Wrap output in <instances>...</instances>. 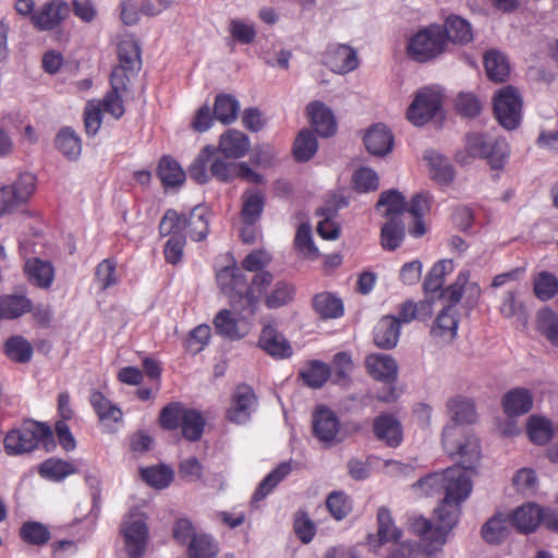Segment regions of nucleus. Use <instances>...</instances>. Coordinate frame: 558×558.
I'll return each mask as SVG.
<instances>
[{
  "label": "nucleus",
  "mask_w": 558,
  "mask_h": 558,
  "mask_svg": "<svg viewBox=\"0 0 558 558\" xmlns=\"http://www.w3.org/2000/svg\"><path fill=\"white\" fill-rule=\"evenodd\" d=\"M3 444L5 452L10 456L31 452L40 444L47 451L56 448L50 425L35 421L26 422L21 428L9 432Z\"/></svg>",
  "instance_id": "nucleus-6"
},
{
  "label": "nucleus",
  "mask_w": 558,
  "mask_h": 558,
  "mask_svg": "<svg viewBox=\"0 0 558 558\" xmlns=\"http://www.w3.org/2000/svg\"><path fill=\"white\" fill-rule=\"evenodd\" d=\"M318 149L317 138L310 130H302L298 134L293 145V156L299 162H306Z\"/></svg>",
  "instance_id": "nucleus-44"
},
{
  "label": "nucleus",
  "mask_w": 558,
  "mask_h": 558,
  "mask_svg": "<svg viewBox=\"0 0 558 558\" xmlns=\"http://www.w3.org/2000/svg\"><path fill=\"white\" fill-rule=\"evenodd\" d=\"M141 476L149 486L163 489L172 482L173 471L166 465L149 466L141 470Z\"/></svg>",
  "instance_id": "nucleus-58"
},
{
  "label": "nucleus",
  "mask_w": 558,
  "mask_h": 558,
  "mask_svg": "<svg viewBox=\"0 0 558 558\" xmlns=\"http://www.w3.org/2000/svg\"><path fill=\"white\" fill-rule=\"evenodd\" d=\"M295 289L287 281H277L274 288L265 296V305L268 308H278L293 301Z\"/></svg>",
  "instance_id": "nucleus-56"
},
{
  "label": "nucleus",
  "mask_w": 558,
  "mask_h": 558,
  "mask_svg": "<svg viewBox=\"0 0 558 558\" xmlns=\"http://www.w3.org/2000/svg\"><path fill=\"white\" fill-rule=\"evenodd\" d=\"M294 245L298 252L304 257L308 259H316L318 257V248L316 247L313 236L311 226L307 223H302L295 234Z\"/></svg>",
  "instance_id": "nucleus-62"
},
{
  "label": "nucleus",
  "mask_w": 558,
  "mask_h": 558,
  "mask_svg": "<svg viewBox=\"0 0 558 558\" xmlns=\"http://www.w3.org/2000/svg\"><path fill=\"white\" fill-rule=\"evenodd\" d=\"M31 301L23 295L0 296V319H14L31 311Z\"/></svg>",
  "instance_id": "nucleus-47"
},
{
  "label": "nucleus",
  "mask_w": 558,
  "mask_h": 558,
  "mask_svg": "<svg viewBox=\"0 0 558 558\" xmlns=\"http://www.w3.org/2000/svg\"><path fill=\"white\" fill-rule=\"evenodd\" d=\"M269 262V254L264 251H253L243 259V269L238 266H228L217 274L219 289L242 318L256 313L259 296L274 280L269 271H260Z\"/></svg>",
  "instance_id": "nucleus-1"
},
{
  "label": "nucleus",
  "mask_w": 558,
  "mask_h": 558,
  "mask_svg": "<svg viewBox=\"0 0 558 558\" xmlns=\"http://www.w3.org/2000/svg\"><path fill=\"white\" fill-rule=\"evenodd\" d=\"M365 365L368 373L377 380L390 384L397 379L398 364L390 355L369 354L365 359Z\"/></svg>",
  "instance_id": "nucleus-23"
},
{
  "label": "nucleus",
  "mask_w": 558,
  "mask_h": 558,
  "mask_svg": "<svg viewBox=\"0 0 558 558\" xmlns=\"http://www.w3.org/2000/svg\"><path fill=\"white\" fill-rule=\"evenodd\" d=\"M522 99L518 90L508 85L494 97V113L498 122L507 130H514L521 121Z\"/></svg>",
  "instance_id": "nucleus-9"
},
{
  "label": "nucleus",
  "mask_w": 558,
  "mask_h": 558,
  "mask_svg": "<svg viewBox=\"0 0 558 558\" xmlns=\"http://www.w3.org/2000/svg\"><path fill=\"white\" fill-rule=\"evenodd\" d=\"M442 95L438 87L420 89L410 105L407 117L411 123L422 126L441 109Z\"/></svg>",
  "instance_id": "nucleus-10"
},
{
  "label": "nucleus",
  "mask_w": 558,
  "mask_h": 558,
  "mask_svg": "<svg viewBox=\"0 0 558 558\" xmlns=\"http://www.w3.org/2000/svg\"><path fill=\"white\" fill-rule=\"evenodd\" d=\"M218 550V544L213 536L198 533L189 543L187 556L189 558H215Z\"/></svg>",
  "instance_id": "nucleus-40"
},
{
  "label": "nucleus",
  "mask_w": 558,
  "mask_h": 558,
  "mask_svg": "<svg viewBox=\"0 0 558 558\" xmlns=\"http://www.w3.org/2000/svg\"><path fill=\"white\" fill-rule=\"evenodd\" d=\"M323 62L338 74L349 73L359 65L356 51L344 44H329L323 54Z\"/></svg>",
  "instance_id": "nucleus-14"
},
{
  "label": "nucleus",
  "mask_w": 558,
  "mask_h": 558,
  "mask_svg": "<svg viewBox=\"0 0 558 558\" xmlns=\"http://www.w3.org/2000/svg\"><path fill=\"white\" fill-rule=\"evenodd\" d=\"M216 333L229 340H238L245 336L239 327V320L232 315L230 310L219 311L213 320Z\"/></svg>",
  "instance_id": "nucleus-37"
},
{
  "label": "nucleus",
  "mask_w": 558,
  "mask_h": 558,
  "mask_svg": "<svg viewBox=\"0 0 558 558\" xmlns=\"http://www.w3.org/2000/svg\"><path fill=\"white\" fill-rule=\"evenodd\" d=\"M484 66L487 77L496 83L505 82L510 74V64L505 53L490 49L484 54Z\"/></svg>",
  "instance_id": "nucleus-30"
},
{
  "label": "nucleus",
  "mask_w": 558,
  "mask_h": 558,
  "mask_svg": "<svg viewBox=\"0 0 558 558\" xmlns=\"http://www.w3.org/2000/svg\"><path fill=\"white\" fill-rule=\"evenodd\" d=\"M8 357L16 363L26 364L33 357V345L22 336H12L4 343Z\"/></svg>",
  "instance_id": "nucleus-42"
},
{
  "label": "nucleus",
  "mask_w": 558,
  "mask_h": 558,
  "mask_svg": "<svg viewBox=\"0 0 558 558\" xmlns=\"http://www.w3.org/2000/svg\"><path fill=\"white\" fill-rule=\"evenodd\" d=\"M527 434L534 444H547L553 436L550 421L542 416L532 415L527 422Z\"/></svg>",
  "instance_id": "nucleus-60"
},
{
  "label": "nucleus",
  "mask_w": 558,
  "mask_h": 558,
  "mask_svg": "<svg viewBox=\"0 0 558 558\" xmlns=\"http://www.w3.org/2000/svg\"><path fill=\"white\" fill-rule=\"evenodd\" d=\"M236 167L238 162L226 160V157L217 153V149L214 147L209 165L210 177L219 182H231L235 179Z\"/></svg>",
  "instance_id": "nucleus-41"
},
{
  "label": "nucleus",
  "mask_w": 558,
  "mask_h": 558,
  "mask_svg": "<svg viewBox=\"0 0 558 558\" xmlns=\"http://www.w3.org/2000/svg\"><path fill=\"white\" fill-rule=\"evenodd\" d=\"M313 435L326 445L337 441L340 421L336 413L325 405H318L312 414Z\"/></svg>",
  "instance_id": "nucleus-13"
},
{
  "label": "nucleus",
  "mask_w": 558,
  "mask_h": 558,
  "mask_svg": "<svg viewBox=\"0 0 558 558\" xmlns=\"http://www.w3.org/2000/svg\"><path fill=\"white\" fill-rule=\"evenodd\" d=\"M469 271H460L456 281L441 293L446 305L436 316L430 328V336L442 344L451 343L458 333L459 315L456 305L461 301L463 288L468 282Z\"/></svg>",
  "instance_id": "nucleus-4"
},
{
  "label": "nucleus",
  "mask_w": 558,
  "mask_h": 558,
  "mask_svg": "<svg viewBox=\"0 0 558 558\" xmlns=\"http://www.w3.org/2000/svg\"><path fill=\"white\" fill-rule=\"evenodd\" d=\"M330 376L329 367L320 361H311L299 372V377L310 388H320Z\"/></svg>",
  "instance_id": "nucleus-38"
},
{
  "label": "nucleus",
  "mask_w": 558,
  "mask_h": 558,
  "mask_svg": "<svg viewBox=\"0 0 558 558\" xmlns=\"http://www.w3.org/2000/svg\"><path fill=\"white\" fill-rule=\"evenodd\" d=\"M58 416L59 418L54 424L56 434L63 448L68 449L70 446V430L66 422L70 418V399L66 392L59 395Z\"/></svg>",
  "instance_id": "nucleus-49"
},
{
  "label": "nucleus",
  "mask_w": 558,
  "mask_h": 558,
  "mask_svg": "<svg viewBox=\"0 0 558 558\" xmlns=\"http://www.w3.org/2000/svg\"><path fill=\"white\" fill-rule=\"evenodd\" d=\"M492 136L483 133L471 132L465 135V150L457 153L456 160L461 165L470 163L471 159L481 158L488 149Z\"/></svg>",
  "instance_id": "nucleus-28"
},
{
  "label": "nucleus",
  "mask_w": 558,
  "mask_h": 558,
  "mask_svg": "<svg viewBox=\"0 0 558 558\" xmlns=\"http://www.w3.org/2000/svg\"><path fill=\"white\" fill-rule=\"evenodd\" d=\"M36 178L33 173L25 172L19 175L12 185L0 187L5 193L4 199L9 202V207L14 210L17 206L28 201L35 191Z\"/></svg>",
  "instance_id": "nucleus-19"
},
{
  "label": "nucleus",
  "mask_w": 558,
  "mask_h": 558,
  "mask_svg": "<svg viewBox=\"0 0 558 558\" xmlns=\"http://www.w3.org/2000/svg\"><path fill=\"white\" fill-rule=\"evenodd\" d=\"M90 403L104 425L109 426L111 423H118L122 420L120 408L108 400L101 392L94 391L90 395Z\"/></svg>",
  "instance_id": "nucleus-36"
},
{
  "label": "nucleus",
  "mask_w": 558,
  "mask_h": 558,
  "mask_svg": "<svg viewBox=\"0 0 558 558\" xmlns=\"http://www.w3.org/2000/svg\"><path fill=\"white\" fill-rule=\"evenodd\" d=\"M213 151L214 146H205L189 167L190 178L198 184H205L209 181L210 174L208 170Z\"/></svg>",
  "instance_id": "nucleus-54"
},
{
  "label": "nucleus",
  "mask_w": 558,
  "mask_h": 558,
  "mask_svg": "<svg viewBox=\"0 0 558 558\" xmlns=\"http://www.w3.org/2000/svg\"><path fill=\"white\" fill-rule=\"evenodd\" d=\"M119 66L130 70V73L141 69V50L133 39L122 40L118 46Z\"/></svg>",
  "instance_id": "nucleus-45"
},
{
  "label": "nucleus",
  "mask_w": 558,
  "mask_h": 558,
  "mask_svg": "<svg viewBox=\"0 0 558 558\" xmlns=\"http://www.w3.org/2000/svg\"><path fill=\"white\" fill-rule=\"evenodd\" d=\"M239 109V101L231 95L221 94L215 99L214 116L223 124H230L235 121Z\"/></svg>",
  "instance_id": "nucleus-53"
},
{
  "label": "nucleus",
  "mask_w": 558,
  "mask_h": 558,
  "mask_svg": "<svg viewBox=\"0 0 558 558\" xmlns=\"http://www.w3.org/2000/svg\"><path fill=\"white\" fill-rule=\"evenodd\" d=\"M374 343L381 349H392L400 337V324L392 316L383 317L374 327Z\"/></svg>",
  "instance_id": "nucleus-24"
},
{
  "label": "nucleus",
  "mask_w": 558,
  "mask_h": 558,
  "mask_svg": "<svg viewBox=\"0 0 558 558\" xmlns=\"http://www.w3.org/2000/svg\"><path fill=\"white\" fill-rule=\"evenodd\" d=\"M442 32L446 40L456 44H468L473 38L471 24L459 15H450L447 17Z\"/></svg>",
  "instance_id": "nucleus-33"
},
{
  "label": "nucleus",
  "mask_w": 558,
  "mask_h": 558,
  "mask_svg": "<svg viewBox=\"0 0 558 558\" xmlns=\"http://www.w3.org/2000/svg\"><path fill=\"white\" fill-rule=\"evenodd\" d=\"M509 519L514 529L522 534L534 532L544 519V509L534 502L518 507Z\"/></svg>",
  "instance_id": "nucleus-17"
},
{
  "label": "nucleus",
  "mask_w": 558,
  "mask_h": 558,
  "mask_svg": "<svg viewBox=\"0 0 558 558\" xmlns=\"http://www.w3.org/2000/svg\"><path fill=\"white\" fill-rule=\"evenodd\" d=\"M187 222V215L167 209L159 223V233L161 236L186 235Z\"/></svg>",
  "instance_id": "nucleus-48"
},
{
  "label": "nucleus",
  "mask_w": 558,
  "mask_h": 558,
  "mask_svg": "<svg viewBox=\"0 0 558 558\" xmlns=\"http://www.w3.org/2000/svg\"><path fill=\"white\" fill-rule=\"evenodd\" d=\"M434 514L435 524L420 514H413L409 519L411 531L417 535L423 543H426L429 550H436L446 543L447 535L458 523L460 509L453 506V508L440 511V507L438 506Z\"/></svg>",
  "instance_id": "nucleus-5"
},
{
  "label": "nucleus",
  "mask_w": 558,
  "mask_h": 558,
  "mask_svg": "<svg viewBox=\"0 0 558 558\" xmlns=\"http://www.w3.org/2000/svg\"><path fill=\"white\" fill-rule=\"evenodd\" d=\"M257 398L254 390L247 385H239L233 392L232 402L228 410V418L236 424L248 422L256 410Z\"/></svg>",
  "instance_id": "nucleus-15"
},
{
  "label": "nucleus",
  "mask_w": 558,
  "mask_h": 558,
  "mask_svg": "<svg viewBox=\"0 0 558 558\" xmlns=\"http://www.w3.org/2000/svg\"><path fill=\"white\" fill-rule=\"evenodd\" d=\"M376 207L377 209L385 208L383 216L387 217L388 220L392 219V217L399 219V216L407 210V203L399 191L388 190L380 194Z\"/></svg>",
  "instance_id": "nucleus-39"
},
{
  "label": "nucleus",
  "mask_w": 558,
  "mask_h": 558,
  "mask_svg": "<svg viewBox=\"0 0 558 558\" xmlns=\"http://www.w3.org/2000/svg\"><path fill=\"white\" fill-rule=\"evenodd\" d=\"M187 221L186 230H189L190 238L196 242L205 240L209 231L206 208L195 206L187 214Z\"/></svg>",
  "instance_id": "nucleus-51"
},
{
  "label": "nucleus",
  "mask_w": 558,
  "mask_h": 558,
  "mask_svg": "<svg viewBox=\"0 0 558 558\" xmlns=\"http://www.w3.org/2000/svg\"><path fill=\"white\" fill-rule=\"evenodd\" d=\"M291 471V462H281L258 484L252 497V502L257 504L258 501L265 499L272 492V489L290 474Z\"/></svg>",
  "instance_id": "nucleus-32"
},
{
  "label": "nucleus",
  "mask_w": 558,
  "mask_h": 558,
  "mask_svg": "<svg viewBox=\"0 0 558 558\" xmlns=\"http://www.w3.org/2000/svg\"><path fill=\"white\" fill-rule=\"evenodd\" d=\"M367 151L374 156H386L392 150L393 135L383 123L371 125L364 135Z\"/></svg>",
  "instance_id": "nucleus-18"
},
{
  "label": "nucleus",
  "mask_w": 558,
  "mask_h": 558,
  "mask_svg": "<svg viewBox=\"0 0 558 558\" xmlns=\"http://www.w3.org/2000/svg\"><path fill=\"white\" fill-rule=\"evenodd\" d=\"M315 132L323 136H332L337 131V122L332 111L320 101H312L306 108Z\"/></svg>",
  "instance_id": "nucleus-21"
},
{
  "label": "nucleus",
  "mask_w": 558,
  "mask_h": 558,
  "mask_svg": "<svg viewBox=\"0 0 558 558\" xmlns=\"http://www.w3.org/2000/svg\"><path fill=\"white\" fill-rule=\"evenodd\" d=\"M258 344L275 359H287L292 355V348L289 341L271 325H267L262 329Z\"/></svg>",
  "instance_id": "nucleus-20"
},
{
  "label": "nucleus",
  "mask_w": 558,
  "mask_h": 558,
  "mask_svg": "<svg viewBox=\"0 0 558 558\" xmlns=\"http://www.w3.org/2000/svg\"><path fill=\"white\" fill-rule=\"evenodd\" d=\"M447 46L442 27L429 25L414 34L408 43L407 51L411 59L417 62H427L440 56Z\"/></svg>",
  "instance_id": "nucleus-7"
},
{
  "label": "nucleus",
  "mask_w": 558,
  "mask_h": 558,
  "mask_svg": "<svg viewBox=\"0 0 558 558\" xmlns=\"http://www.w3.org/2000/svg\"><path fill=\"white\" fill-rule=\"evenodd\" d=\"M251 147L250 137L243 132L229 129L220 135L217 153L229 159L244 157Z\"/></svg>",
  "instance_id": "nucleus-16"
},
{
  "label": "nucleus",
  "mask_w": 558,
  "mask_h": 558,
  "mask_svg": "<svg viewBox=\"0 0 558 558\" xmlns=\"http://www.w3.org/2000/svg\"><path fill=\"white\" fill-rule=\"evenodd\" d=\"M105 113L110 114L114 120H119L124 114L122 94L108 92L102 101L98 104L89 102L86 106L84 123L89 135L97 134Z\"/></svg>",
  "instance_id": "nucleus-8"
},
{
  "label": "nucleus",
  "mask_w": 558,
  "mask_h": 558,
  "mask_svg": "<svg viewBox=\"0 0 558 558\" xmlns=\"http://www.w3.org/2000/svg\"><path fill=\"white\" fill-rule=\"evenodd\" d=\"M482 159H486L493 170H502L508 162L510 147L506 140L493 137Z\"/></svg>",
  "instance_id": "nucleus-50"
},
{
  "label": "nucleus",
  "mask_w": 558,
  "mask_h": 558,
  "mask_svg": "<svg viewBox=\"0 0 558 558\" xmlns=\"http://www.w3.org/2000/svg\"><path fill=\"white\" fill-rule=\"evenodd\" d=\"M312 307L322 319H337L343 316L342 300L331 292H320L313 296Z\"/></svg>",
  "instance_id": "nucleus-25"
},
{
  "label": "nucleus",
  "mask_w": 558,
  "mask_h": 558,
  "mask_svg": "<svg viewBox=\"0 0 558 558\" xmlns=\"http://www.w3.org/2000/svg\"><path fill=\"white\" fill-rule=\"evenodd\" d=\"M43 478L60 482L70 474V464L58 458H50L44 461L38 469Z\"/></svg>",
  "instance_id": "nucleus-64"
},
{
  "label": "nucleus",
  "mask_w": 558,
  "mask_h": 558,
  "mask_svg": "<svg viewBox=\"0 0 558 558\" xmlns=\"http://www.w3.org/2000/svg\"><path fill=\"white\" fill-rule=\"evenodd\" d=\"M533 291L541 301H549L558 294V278L549 271L538 272L533 281Z\"/></svg>",
  "instance_id": "nucleus-55"
},
{
  "label": "nucleus",
  "mask_w": 558,
  "mask_h": 558,
  "mask_svg": "<svg viewBox=\"0 0 558 558\" xmlns=\"http://www.w3.org/2000/svg\"><path fill=\"white\" fill-rule=\"evenodd\" d=\"M264 209V196L259 192H245L243 195L242 217L243 220L252 226L260 217Z\"/></svg>",
  "instance_id": "nucleus-59"
},
{
  "label": "nucleus",
  "mask_w": 558,
  "mask_h": 558,
  "mask_svg": "<svg viewBox=\"0 0 558 558\" xmlns=\"http://www.w3.org/2000/svg\"><path fill=\"white\" fill-rule=\"evenodd\" d=\"M70 15V7L63 0H50L39 7L33 15V26L41 32L59 27Z\"/></svg>",
  "instance_id": "nucleus-12"
},
{
  "label": "nucleus",
  "mask_w": 558,
  "mask_h": 558,
  "mask_svg": "<svg viewBox=\"0 0 558 558\" xmlns=\"http://www.w3.org/2000/svg\"><path fill=\"white\" fill-rule=\"evenodd\" d=\"M537 329L554 345L558 347V315L549 307L537 312Z\"/></svg>",
  "instance_id": "nucleus-52"
},
{
  "label": "nucleus",
  "mask_w": 558,
  "mask_h": 558,
  "mask_svg": "<svg viewBox=\"0 0 558 558\" xmlns=\"http://www.w3.org/2000/svg\"><path fill=\"white\" fill-rule=\"evenodd\" d=\"M20 536L28 544L41 546L51 538V532L40 522L28 521L22 525Z\"/></svg>",
  "instance_id": "nucleus-63"
},
{
  "label": "nucleus",
  "mask_w": 558,
  "mask_h": 558,
  "mask_svg": "<svg viewBox=\"0 0 558 558\" xmlns=\"http://www.w3.org/2000/svg\"><path fill=\"white\" fill-rule=\"evenodd\" d=\"M499 312L505 318H515L518 323L525 326L529 315L522 302L518 301L514 291H507L501 298Z\"/></svg>",
  "instance_id": "nucleus-43"
},
{
  "label": "nucleus",
  "mask_w": 558,
  "mask_h": 558,
  "mask_svg": "<svg viewBox=\"0 0 558 558\" xmlns=\"http://www.w3.org/2000/svg\"><path fill=\"white\" fill-rule=\"evenodd\" d=\"M472 469L464 468L462 458L459 464L448 468L442 473H433L420 478L414 486L425 488L426 494H433L437 490H444L445 496L440 502V511L461 504L470 496L472 483L466 471Z\"/></svg>",
  "instance_id": "nucleus-3"
},
{
  "label": "nucleus",
  "mask_w": 558,
  "mask_h": 558,
  "mask_svg": "<svg viewBox=\"0 0 558 558\" xmlns=\"http://www.w3.org/2000/svg\"><path fill=\"white\" fill-rule=\"evenodd\" d=\"M511 525L509 515L495 514L482 526V537L489 544H499L509 536Z\"/></svg>",
  "instance_id": "nucleus-31"
},
{
  "label": "nucleus",
  "mask_w": 558,
  "mask_h": 558,
  "mask_svg": "<svg viewBox=\"0 0 558 558\" xmlns=\"http://www.w3.org/2000/svg\"><path fill=\"white\" fill-rule=\"evenodd\" d=\"M533 407V397L525 388H513L502 398V408L509 416H520L527 413Z\"/></svg>",
  "instance_id": "nucleus-27"
},
{
  "label": "nucleus",
  "mask_w": 558,
  "mask_h": 558,
  "mask_svg": "<svg viewBox=\"0 0 558 558\" xmlns=\"http://www.w3.org/2000/svg\"><path fill=\"white\" fill-rule=\"evenodd\" d=\"M205 420L201 412L187 409L181 423L182 434L190 441L198 440L204 432Z\"/></svg>",
  "instance_id": "nucleus-57"
},
{
  "label": "nucleus",
  "mask_w": 558,
  "mask_h": 558,
  "mask_svg": "<svg viewBox=\"0 0 558 558\" xmlns=\"http://www.w3.org/2000/svg\"><path fill=\"white\" fill-rule=\"evenodd\" d=\"M125 550L130 558H141L148 544V527L142 515H132L123 522Z\"/></svg>",
  "instance_id": "nucleus-11"
},
{
  "label": "nucleus",
  "mask_w": 558,
  "mask_h": 558,
  "mask_svg": "<svg viewBox=\"0 0 558 558\" xmlns=\"http://www.w3.org/2000/svg\"><path fill=\"white\" fill-rule=\"evenodd\" d=\"M452 423L442 430V446L449 456L462 458L464 468L475 469L480 457V444L474 435L468 434L462 424H471L475 420L474 403L466 398L457 397L448 402Z\"/></svg>",
  "instance_id": "nucleus-2"
},
{
  "label": "nucleus",
  "mask_w": 558,
  "mask_h": 558,
  "mask_svg": "<svg viewBox=\"0 0 558 558\" xmlns=\"http://www.w3.org/2000/svg\"><path fill=\"white\" fill-rule=\"evenodd\" d=\"M453 269V263L450 259H442L433 265L430 270L427 272L423 288L427 298L434 299V294L438 293V298H441L442 286L445 283V276L451 272Z\"/></svg>",
  "instance_id": "nucleus-26"
},
{
  "label": "nucleus",
  "mask_w": 558,
  "mask_h": 558,
  "mask_svg": "<svg viewBox=\"0 0 558 558\" xmlns=\"http://www.w3.org/2000/svg\"><path fill=\"white\" fill-rule=\"evenodd\" d=\"M404 225L399 220L389 219L380 230V244L387 251L397 250L404 239Z\"/></svg>",
  "instance_id": "nucleus-46"
},
{
  "label": "nucleus",
  "mask_w": 558,
  "mask_h": 558,
  "mask_svg": "<svg viewBox=\"0 0 558 558\" xmlns=\"http://www.w3.org/2000/svg\"><path fill=\"white\" fill-rule=\"evenodd\" d=\"M429 166L432 179L441 185H448L454 180V169L449 159L436 150H428L424 156Z\"/></svg>",
  "instance_id": "nucleus-29"
},
{
  "label": "nucleus",
  "mask_w": 558,
  "mask_h": 558,
  "mask_svg": "<svg viewBox=\"0 0 558 558\" xmlns=\"http://www.w3.org/2000/svg\"><path fill=\"white\" fill-rule=\"evenodd\" d=\"M378 537L381 544L393 541L398 542L401 537V531L393 524L391 513L388 508L380 507L377 512Z\"/></svg>",
  "instance_id": "nucleus-61"
},
{
  "label": "nucleus",
  "mask_w": 558,
  "mask_h": 558,
  "mask_svg": "<svg viewBox=\"0 0 558 558\" xmlns=\"http://www.w3.org/2000/svg\"><path fill=\"white\" fill-rule=\"evenodd\" d=\"M375 436L391 448H397L403 439L402 426L391 414H381L374 420Z\"/></svg>",
  "instance_id": "nucleus-22"
},
{
  "label": "nucleus",
  "mask_w": 558,
  "mask_h": 558,
  "mask_svg": "<svg viewBox=\"0 0 558 558\" xmlns=\"http://www.w3.org/2000/svg\"><path fill=\"white\" fill-rule=\"evenodd\" d=\"M157 174L165 187H175L184 183L186 174L180 163L169 156L160 159Z\"/></svg>",
  "instance_id": "nucleus-35"
},
{
  "label": "nucleus",
  "mask_w": 558,
  "mask_h": 558,
  "mask_svg": "<svg viewBox=\"0 0 558 558\" xmlns=\"http://www.w3.org/2000/svg\"><path fill=\"white\" fill-rule=\"evenodd\" d=\"M25 271L33 284L40 288H49L51 286L54 272L49 262L40 258H29L25 263Z\"/></svg>",
  "instance_id": "nucleus-34"
}]
</instances>
